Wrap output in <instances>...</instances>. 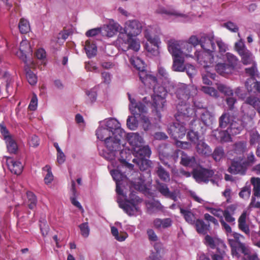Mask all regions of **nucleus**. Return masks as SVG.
Wrapping results in <instances>:
<instances>
[{"label": "nucleus", "instance_id": "obj_1", "mask_svg": "<svg viewBox=\"0 0 260 260\" xmlns=\"http://www.w3.org/2000/svg\"><path fill=\"white\" fill-rule=\"evenodd\" d=\"M168 90L172 94H175L179 101H188L191 96L197 94V89L194 86L183 83L171 84Z\"/></svg>", "mask_w": 260, "mask_h": 260}, {"label": "nucleus", "instance_id": "obj_2", "mask_svg": "<svg viewBox=\"0 0 260 260\" xmlns=\"http://www.w3.org/2000/svg\"><path fill=\"white\" fill-rule=\"evenodd\" d=\"M129 198L128 200H125L124 202L120 203L119 206L128 216H132L139 211V208L138 204L141 203L142 200L133 192L131 193Z\"/></svg>", "mask_w": 260, "mask_h": 260}, {"label": "nucleus", "instance_id": "obj_3", "mask_svg": "<svg viewBox=\"0 0 260 260\" xmlns=\"http://www.w3.org/2000/svg\"><path fill=\"white\" fill-rule=\"evenodd\" d=\"M214 171L212 169H209L200 166L193 169L191 174L192 176L198 183H208L209 181L214 182L212 179L214 175Z\"/></svg>", "mask_w": 260, "mask_h": 260}, {"label": "nucleus", "instance_id": "obj_4", "mask_svg": "<svg viewBox=\"0 0 260 260\" xmlns=\"http://www.w3.org/2000/svg\"><path fill=\"white\" fill-rule=\"evenodd\" d=\"M187 101H178L176 106L177 113L175 114V118L177 121L189 120L194 113V109L190 107V106L187 103Z\"/></svg>", "mask_w": 260, "mask_h": 260}, {"label": "nucleus", "instance_id": "obj_5", "mask_svg": "<svg viewBox=\"0 0 260 260\" xmlns=\"http://www.w3.org/2000/svg\"><path fill=\"white\" fill-rule=\"evenodd\" d=\"M187 120L177 121L170 126V134L174 139L182 138L186 133L185 122Z\"/></svg>", "mask_w": 260, "mask_h": 260}, {"label": "nucleus", "instance_id": "obj_6", "mask_svg": "<svg viewBox=\"0 0 260 260\" xmlns=\"http://www.w3.org/2000/svg\"><path fill=\"white\" fill-rule=\"evenodd\" d=\"M173 69L174 71L177 72H183L186 70V72L189 76L193 74L195 72V69L193 66H184V59L181 56L174 57Z\"/></svg>", "mask_w": 260, "mask_h": 260}, {"label": "nucleus", "instance_id": "obj_7", "mask_svg": "<svg viewBox=\"0 0 260 260\" xmlns=\"http://www.w3.org/2000/svg\"><path fill=\"white\" fill-rule=\"evenodd\" d=\"M124 134L113 135L114 137L105 139V144L107 149L112 152L119 151L121 149V139Z\"/></svg>", "mask_w": 260, "mask_h": 260}, {"label": "nucleus", "instance_id": "obj_8", "mask_svg": "<svg viewBox=\"0 0 260 260\" xmlns=\"http://www.w3.org/2000/svg\"><path fill=\"white\" fill-rule=\"evenodd\" d=\"M156 190L164 197L173 200L174 202L177 201V196L175 191H171L167 184L165 183L156 181Z\"/></svg>", "mask_w": 260, "mask_h": 260}, {"label": "nucleus", "instance_id": "obj_9", "mask_svg": "<svg viewBox=\"0 0 260 260\" xmlns=\"http://www.w3.org/2000/svg\"><path fill=\"white\" fill-rule=\"evenodd\" d=\"M142 24L137 20H129L125 23L124 31L128 35L136 36L142 31Z\"/></svg>", "mask_w": 260, "mask_h": 260}, {"label": "nucleus", "instance_id": "obj_10", "mask_svg": "<svg viewBox=\"0 0 260 260\" xmlns=\"http://www.w3.org/2000/svg\"><path fill=\"white\" fill-rule=\"evenodd\" d=\"M246 162H244L242 160H233L231 165L228 168V171L229 173L233 174L244 175L247 170V167L245 165Z\"/></svg>", "mask_w": 260, "mask_h": 260}, {"label": "nucleus", "instance_id": "obj_11", "mask_svg": "<svg viewBox=\"0 0 260 260\" xmlns=\"http://www.w3.org/2000/svg\"><path fill=\"white\" fill-rule=\"evenodd\" d=\"M240 89H237L236 93L242 99H245V103L252 106L254 108L257 110L258 112L260 113V100L255 96L250 95L247 97L242 94H240Z\"/></svg>", "mask_w": 260, "mask_h": 260}, {"label": "nucleus", "instance_id": "obj_12", "mask_svg": "<svg viewBox=\"0 0 260 260\" xmlns=\"http://www.w3.org/2000/svg\"><path fill=\"white\" fill-rule=\"evenodd\" d=\"M200 45L201 47L206 52H213L216 48L213 37H208L204 35L200 38Z\"/></svg>", "mask_w": 260, "mask_h": 260}, {"label": "nucleus", "instance_id": "obj_13", "mask_svg": "<svg viewBox=\"0 0 260 260\" xmlns=\"http://www.w3.org/2000/svg\"><path fill=\"white\" fill-rule=\"evenodd\" d=\"M210 52L202 53L197 56L199 63L203 66L205 69L209 68L213 65L214 57Z\"/></svg>", "mask_w": 260, "mask_h": 260}, {"label": "nucleus", "instance_id": "obj_14", "mask_svg": "<svg viewBox=\"0 0 260 260\" xmlns=\"http://www.w3.org/2000/svg\"><path fill=\"white\" fill-rule=\"evenodd\" d=\"M106 128L113 135L124 134L120 128V123L114 118H110L106 122Z\"/></svg>", "mask_w": 260, "mask_h": 260}, {"label": "nucleus", "instance_id": "obj_15", "mask_svg": "<svg viewBox=\"0 0 260 260\" xmlns=\"http://www.w3.org/2000/svg\"><path fill=\"white\" fill-rule=\"evenodd\" d=\"M152 107L157 117L160 119L161 118L160 112L163 110L165 104L166 103V98L159 97L158 96H152Z\"/></svg>", "mask_w": 260, "mask_h": 260}, {"label": "nucleus", "instance_id": "obj_16", "mask_svg": "<svg viewBox=\"0 0 260 260\" xmlns=\"http://www.w3.org/2000/svg\"><path fill=\"white\" fill-rule=\"evenodd\" d=\"M196 149L199 154L204 156H209L212 154V149L205 142L204 138L197 143Z\"/></svg>", "mask_w": 260, "mask_h": 260}, {"label": "nucleus", "instance_id": "obj_17", "mask_svg": "<svg viewBox=\"0 0 260 260\" xmlns=\"http://www.w3.org/2000/svg\"><path fill=\"white\" fill-rule=\"evenodd\" d=\"M181 155L180 164L185 167L192 166L196 163V158L194 156H188L183 151L180 150H176L174 152V157H177Z\"/></svg>", "mask_w": 260, "mask_h": 260}, {"label": "nucleus", "instance_id": "obj_18", "mask_svg": "<svg viewBox=\"0 0 260 260\" xmlns=\"http://www.w3.org/2000/svg\"><path fill=\"white\" fill-rule=\"evenodd\" d=\"M231 243V251L232 253L234 256L237 257H240V255L238 253V251H240L244 255H247L250 252L249 249L245 246V244L241 242L238 243L236 245V243L232 242Z\"/></svg>", "mask_w": 260, "mask_h": 260}, {"label": "nucleus", "instance_id": "obj_19", "mask_svg": "<svg viewBox=\"0 0 260 260\" xmlns=\"http://www.w3.org/2000/svg\"><path fill=\"white\" fill-rule=\"evenodd\" d=\"M129 108L132 114L138 117H141V115L143 113L146 112V107L145 105L141 102L137 103L135 102L134 105L131 104L129 105Z\"/></svg>", "mask_w": 260, "mask_h": 260}, {"label": "nucleus", "instance_id": "obj_20", "mask_svg": "<svg viewBox=\"0 0 260 260\" xmlns=\"http://www.w3.org/2000/svg\"><path fill=\"white\" fill-rule=\"evenodd\" d=\"M246 217L247 213L246 211H244L238 218V228L246 235L249 236L250 232L249 226L246 223Z\"/></svg>", "mask_w": 260, "mask_h": 260}, {"label": "nucleus", "instance_id": "obj_21", "mask_svg": "<svg viewBox=\"0 0 260 260\" xmlns=\"http://www.w3.org/2000/svg\"><path fill=\"white\" fill-rule=\"evenodd\" d=\"M236 208L233 205L229 206L222 212V217H224L226 222L235 224V218L233 217Z\"/></svg>", "mask_w": 260, "mask_h": 260}, {"label": "nucleus", "instance_id": "obj_22", "mask_svg": "<svg viewBox=\"0 0 260 260\" xmlns=\"http://www.w3.org/2000/svg\"><path fill=\"white\" fill-rule=\"evenodd\" d=\"M235 116L229 112L224 113L219 118V125L221 128H225L229 126L231 123L234 120Z\"/></svg>", "mask_w": 260, "mask_h": 260}, {"label": "nucleus", "instance_id": "obj_23", "mask_svg": "<svg viewBox=\"0 0 260 260\" xmlns=\"http://www.w3.org/2000/svg\"><path fill=\"white\" fill-rule=\"evenodd\" d=\"M243 128L242 121L236 117L228 128L232 135L239 134Z\"/></svg>", "mask_w": 260, "mask_h": 260}, {"label": "nucleus", "instance_id": "obj_24", "mask_svg": "<svg viewBox=\"0 0 260 260\" xmlns=\"http://www.w3.org/2000/svg\"><path fill=\"white\" fill-rule=\"evenodd\" d=\"M127 139L129 144L132 146L133 150L136 147L141 146L143 143L142 137L137 133L128 134Z\"/></svg>", "mask_w": 260, "mask_h": 260}, {"label": "nucleus", "instance_id": "obj_25", "mask_svg": "<svg viewBox=\"0 0 260 260\" xmlns=\"http://www.w3.org/2000/svg\"><path fill=\"white\" fill-rule=\"evenodd\" d=\"M168 48L169 52L172 55L173 57H178L182 54V51L179 43L176 41L172 40L169 41Z\"/></svg>", "mask_w": 260, "mask_h": 260}, {"label": "nucleus", "instance_id": "obj_26", "mask_svg": "<svg viewBox=\"0 0 260 260\" xmlns=\"http://www.w3.org/2000/svg\"><path fill=\"white\" fill-rule=\"evenodd\" d=\"M139 158H149L151 155V151L148 146H142L136 147L133 150Z\"/></svg>", "mask_w": 260, "mask_h": 260}, {"label": "nucleus", "instance_id": "obj_27", "mask_svg": "<svg viewBox=\"0 0 260 260\" xmlns=\"http://www.w3.org/2000/svg\"><path fill=\"white\" fill-rule=\"evenodd\" d=\"M231 135L228 129L225 131H216L214 133L216 139L221 143L230 141L231 139Z\"/></svg>", "mask_w": 260, "mask_h": 260}, {"label": "nucleus", "instance_id": "obj_28", "mask_svg": "<svg viewBox=\"0 0 260 260\" xmlns=\"http://www.w3.org/2000/svg\"><path fill=\"white\" fill-rule=\"evenodd\" d=\"M154 226L156 229H166L172 224V220L170 218L164 219L156 218L153 221Z\"/></svg>", "mask_w": 260, "mask_h": 260}, {"label": "nucleus", "instance_id": "obj_29", "mask_svg": "<svg viewBox=\"0 0 260 260\" xmlns=\"http://www.w3.org/2000/svg\"><path fill=\"white\" fill-rule=\"evenodd\" d=\"M132 185L136 190L139 191L145 190L146 189V186L144 176L140 174V176H138L137 178H136L134 181H132Z\"/></svg>", "mask_w": 260, "mask_h": 260}, {"label": "nucleus", "instance_id": "obj_30", "mask_svg": "<svg viewBox=\"0 0 260 260\" xmlns=\"http://www.w3.org/2000/svg\"><path fill=\"white\" fill-rule=\"evenodd\" d=\"M194 224L196 230L199 234L205 235L209 231L210 224L205 223L202 219H197Z\"/></svg>", "mask_w": 260, "mask_h": 260}, {"label": "nucleus", "instance_id": "obj_31", "mask_svg": "<svg viewBox=\"0 0 260 260\" xmlns=\"http://www.w3.org/2000/svg\"><path fill=\"white\" fill-rule=\"evenodd\" d=\"M155 172L159 178L165 182H168L170 180L169 173L161 165H158L155 169Z\"/></svg>", "mask_w": 260, "mask_h": 260}, {"label": "nucleus", "instance_id": "obj_32", "mask_svg": "<svg viewBox=\"0 0 260 260\" xmlns=\"http://www.w3.org/2000/svg\"><path fill=\"white\" fill-rule=\"evenodd\" d=\"M215 68L218 74L223 76L232 72L231 67L226 63H218L216 64Z\"/></svg>", "mask_w": 260, "mask_h": 260}, {"label": "nucleus", "instance_id": "obj_33", "mask_svg": "<svg viewBox=\"0 0 260 260\" xmlns=\"http://www.w3.org/2000/svg\"><path fill=\"white\" fill-rule=\"evenodd\" d=\"M11 172L16 175H20L23 170V166L20 161L11 160L8 165Z\"/></svg>", "mask_w": 260, "mask_h": 260}, {"label": "nucleus", "instance_id": "obj_34", "mask_svg": "<svg viewBox=\"0 0 260 260\" xmlns=\"http://www.w3.org/2000/svg\"><path fill=\"white\" fill-rule=\"evenodd\" d=\"M85 50L89 58L94 56L96 54V46L94 43H91L89 40L85 42Z\"/></svg>", "mask_w": 260, "mask_h": 260}, {"label": "nucleus", "instance_id": "obj_35", "mask_svg": "<svg viewBox=\"0 0 260 260\" xmlns=\"http://www.w3.org/2000/svg\"><path fill=\"white\" fill-rule=\"evenodd\" d=\"M242 63L245 65L251 64L255 61L252 53L248 49L239 54Z\"/></svg>", "mask_w": 260, "mask_h": 260}, {"label": "nucleus", "instance_id": "obj_36", "mask_svg": "<svg viewBox=\"0 0 260 260\" xmlns=\"http://www.w3.org/2000/svg\"><path fill=\"white\" fill-rule=\"evenodd\" d=\"M111 133L106 127H99L96 131V135L97 138L100 140L105 141V139L107 137H111Z\"/></svg>", "mask_w": 260, "mask_h": 260}, {"label": "nucleus", "instance_id": "obj_37", "mask_svg": "<svg viewBox=\"0 0 260 260\" xmlns=\"http://www.w3.org/2000/svg\"><path fill=\"white\" fill-rule=\"evenodd\" d=\"M132 37V36L128 35L126 32L125 33H120L117 40L120 47L122 48L128 45Z\"/></svg>", "mask_w": 260, "mask_h": 260}, {"label": "nucleus", "instance_id": "obj_38", "mask_svg": "<svg viewBox=\"0 0 260 260\" xmlns=\"http://www.w3.org/2000/svg\"><path fill=\"white\" fill-rule=\"evenodd\" d=\"M180 213L183 216L185 220L189 224H194L196 220H195V216L194 214L190 211L180 208Z\"/></svg>", "mask_w": 260, "mask_h": 260}, {"label": "nucleus", "instance_id": "obj_39", "mask_svg": "<svg viewBox=\"0 0 260 260\" xmlns=\"http://www.w3.org/2000/svg\"><path fill=\"white\" fill-rule=\"evenodd\" d=\"M156 13L160 14H165L167 15H174V16H182L180 13L176 12L173 9H168L162 6H159L156 10Z\"/></svg>", "mask_w": 260, "mask_h": 260}, {"label": "nucleus", "instance_id": "obj_40", "mask_svg": "<svg viewBox=\"0 0 260 260\" xmlns=\"http://www.w3.org/2000/svg\"><path fill=\"white\" fill-rule=\"evenodd\" d=\"M27 198L28 200V207L31 209H34L37 204V199L36 195L31 191L26 192Z\"/></svg>", "mask_w": 260, "mask_h": 260}, {"label": "nucleus", "instance_id": "obj_41", "mask_svg": "<svg viewBox=\"0 0 260 260\" xmlns=\"http://www.w3.org/2000/svg\"><path fill=\"white\" fill-rule=\"evenodd\" d=\"M251 183L253 186V195L260 198V178L252 177Z\"/></svg>", "mask_w": 260, "mask_h": 260}, {"label": "nucleus", "instance_id": "obj_42", "mask_svg": "<svg viewBox=\"0 0 260 260\" xmlns=\"http://www.w3.org/2000/svg\"><path fill=\"white\" fill-rule=\"evenodd\" d=\"M213 158L216 161H218L223 158L224 155V151L222 147L218 146L215 148L214 151L211 155Z\"/></svg>", "mask_w": 260, "mask_h": 260}, {"label": "nucleus", "instance_id": "obj_43", "mask_svg": "<svg viewBox=\"0 0 260 260\" xmlns=\"http://www.w3.org/2000/svg\"><path fill=\"white\" fill-rule=\"evenodd\" d=\"M234 150L237 154H243L247 151L246 142L241 141L236 143L234 145Z\"/></svg>", "mask_w": 260, "mask_h": 260}, {"label": "nucleus", "instance_id": "obj_44", "mask_svg": "<svg viewBox=\"0 0 260 260\" xmlns=\"http://www.w3.org/2000/svg\"><path fill=\"white\" fill-rule=\"evenodd\" d=\"M187 137L189 140L196 145L203 138L201 136L199 135L198 132H194L192 130H190L187 133Z\"/></svg>", "mask_w": 260, "mask_h": 260}, {"label": "nucleus", "instance_id": "obj_45", "mask_svg": "<svg viewBox=\"0 0 260 260\" xmlns=\"http://www.w3.org/2000/svg\"><path fill=\"white\" fill-rule=\"evenodd\" d=\"M199 44H200V39L199 40L195 36H191L188 40V42L186 44L188 52H190L192 51V48H194Z\"/></svg>", "mask_w": 260, "mask_h": 260}, {"label": "nucleus", "instance_id": "obj_46", "mask_svg": "<svg viewBox=\"0 0 260 260\" xmlns=\"http://www.w3.org/2000/svg\"><path fill=\"white\" fill-rule=\"evenodd\" d=\"M18 27L20 32L23 34H25L30 30L29 22L27 20L24 18L20 19Z\"/></svg>", "mask_w": 260, "mask_h": 260}, {"label": "nucleus", "instance_id": "obj_47", "mask_svg": "<svg viewBox=\"0 0 260 260\" xmlns=\"http://www.w3.org/2000/svg\"><path fill=\"white\" fill-rule=\"evenodd\" d=\"M140 44L135 39L131 38L128 45L125 46L124 48H122L123 51H126L129 49H132L135 51H138L140 49Z\"/></svg>", "mask_w": 260, "mask_h": 260}, {"label": "nucleus", "instance_id": "obj_48", "mask_svg": "<svg viewBox=\"0 0 260 260\" xmlns=\"http://www.w3.org/2000/svg\"><path fill=\"white\" fill-rule=\"evenodd\" d=\"M5 141L7 143L8 151L11 153H16L17 151L18 147L15 141L12 139V137L8 138V139H6Z\"/></svg>", "mask_w": 260, "mask_h": 260}, {"label": "nucleus", "instance_id": "obj_49", "mask_svg": "<svg viewBox=\"0 0 260 260\" xmlns=\"http://www.w3.org/2000/svg\"><path fill=\"white\" fill-rule=\"evenodd\" d=\"M144 36L147 41L149 42L154 47H157L159 39L156 36H152L148 30L145 31Z\"/></svg>", "mask_w": 260, "mask_h": 260}, {"label": "nucleus", "instance_id": "obj_50", "mask_svg": "<svg viewBox=\"0 0 260 260\" xmlns=\"http://www.w3.org/2000/svg\"><path fill=\"white\" fill-rule=\"evenodd\" d=\"M153 91L154 95L153 96H158L159 97L165 98L167 95V89L162 86H157L156 85L153 87Z\"/></svg>", "mask_w": 260, "mask_h": 260}, {"label": "nucleus", "instance_id": "obj_51", "mask_svg": "<svg viewBox=\"0 0 260 260\" xmlns=\"http://www.w3.org/2000/svg\"><path fill=\"white\" fill-rule=\"evenodd\" d=\"M120 28V25L117 23H110L107 27V35L112 37L117 33Z\"/></svg>", "mask_w": 260, "mask_h": 260}, {"label": "nucleus", "instance_id": "obj_52", "mask_svg": "<svg viewBox=\"0 0 260 260\" xmlns=\"http://www.w3.org/2000/svg\"><path fill=\"white\" fill-rule=\"evenodd\" d=\"M111 174L113 179L116 181V183H119L126 178L124 173L121 172L119 170H113L111 171Z\"/></svg>", "mask_w": 260, "mask_h": 260}, {"label": "nucleus", "instance_id": "obj_53", "mask_svg": "<svg viewBox=\"0 0 260 260\" xmlns=\"http://www.w3.org/2000/svg\"><path fill=\"white\" fill-rule=\"evenodd\" d=\"M249 143L251 145H260V135L257 132H253L250 133Z\"/></svg>", "mask_w": 260, "mask_h": 260}, {"label": "nucleus", "instance_id": "obj_54", "mask_svg": "<svg viewBox=\"0 0 260 260\" xmlns=\"http://www.w3.org/2000/svg\"><path fill=\"white\" fill-rule=\"evenodd\" d=\"M131 64L138 71L145 68L144 63L143 60L138 57L130 59Z\"/></svg>", "mask_w": 260, "mask_h": 260}, {"label": "nucleus", "instance_id": "obj_55", "mask_svg": "<svg viewBox=\"0 0 260 260\" xmlns=\"http://www.w3.org/2000/svg\"><path fill=\"white\" fill-rule=\"evenodd\" d=\"M43 170L47 172V174L44 178L45 183L49 184L51 183L53 180V175L51 172V167L49 165H46L43 168Z\"/></svg>", "mask_w": 260, "mask_h": 260}, {"label": "nucleus", "instance_id": "obj_56", "mask_svg": "<svg viewBox=\"0 0 260 260\" xmlns=\"http://www.w3.org/2000/svg\"><path fill=\"white\" fill-rule=\"evenodd\" d=\"M226 56L228 61L227 64L230 67H231L232 70L233 71L235 66L237 65L238 59L236 56L230 53H227L226 54Z\"/></svg>", "mask_w": 260, "mask_h": 260}, {"label": "nucleus", "instance_id": "obj_57", "mask_svg": "<svg viewBox=\"0 0 260 260\" xmlns=\"http://www.w3.org/2000/svg\"><path fill=\"white\" fill-rule=\"evenodd\" d=\"M211 113L206 109H203L201 115V119L205 125H207L211 121Z\"/></svg>", "mask_w": 260, "mask_h": 260}, {"label": "nucleus", "instance_id": "obj_58", "mask_svg": "<svg viewBox=\"0 0 260 260\" xmlns=\"http://www.w3.org/2000/svg\"><path fill=\"white\" fill-rule=\"evenodd\" d=\"M137 164L141 171L147 170L150 166V161L146 158H138Z\"/></svg>", "mask_w": 260, "mask_h": 260}, {"label": "nucleus", "instance_id": "obj_59", "mask_svg": "<svg viewBox=\"0 0 260 260\" xmlns=\"http://www.w3.org/2000/svg\"><path fill=\"white\" fill-rule=\"evenodd\" d=\"M138 117L134 116H129L126 120V124L127 127L132 130L135 129L138 125V121L136 120V118Z\"/></svg>", "mask_w": 260, "mask_h": 260}, {"label": "nucleus", "instance_id": "obj_60", "mask_svg": "<svg viewBox=\"0 0 260 260\" xmlns=\"http://www.w3.org/2000/svg\"><path fill=\"white\" fill-rule=\"evenodd\" d=\"M251 194V186L250 185H246L242 188L241 191L239 192V195L240 198L244 199H248Z\"/></svg>", "mask_w": 260, "mask_h": 260}, {"label": "nucleus", "instance_id": "obj_61", "mask_svg": "<svg viewBox=\"0 0 260 260\" xmlns=\"http://www.w3.org/2000/svg\"><path fill=\"white\" fill-rule=\"evenodd\" d=\"M81 235L84 237L87 238L88 237L90 232V229L88 226L87 222H85L80 224L79 225Z\"/></svg>", "mask_w": 260, "mask_h": 260}, {"label": "nucleus", "instance_id": "obj_62", "mask_svg": "<svg viewBox=\"0 0 260 260\" xmlns=\"http://www.w3.org/2000/svg\"><path fill=\"white\" fill-rule=\"evenodd\" d=\"M235 49L239 55L248 50L245 45L244 42L242 39H240L239 41L235 43Z\"/></svg>", "mask_w": 260, "mask_h": 260}, {"label": "nucleus", "instance_id": "obj_63", "mask_svg": "<svg viewBox=\"0 0 260 260\" xmlns=\"http://www.w3.org/2000/svg\"><path fill=\"white\" fill-rule=\"evenodd\" d=\"M202 75L203 83L208 85L212 84V82L209 78L214 79L216 76L215 74L211 73L209 71H207L205 73H203Z\"/></svg>", "mask_w": 260, "mask_h": 260}, {"label": "nucleus", "instance_id": "obj_64", "mask_svg": "<svg viewBox=\"0 0 260 260\" xmlns=\"http://www.w3.org/2000/svg\"><path fill=\"white\" fill-rule=\"evenodd\" d=\"M26 77L28 83L31 85H34L37 82V77L36 75L30 70H28L26 72Z\"/></svg>", "mask_w": 260, "mask_h": 260}]
</instances>
